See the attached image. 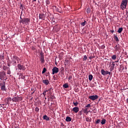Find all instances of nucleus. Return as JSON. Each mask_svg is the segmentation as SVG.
<instances>
[{
    "mask_svg": "<svg viewBox=\"0 0 128 128\" xmlns=\"http://www.w3.org/2000/svg\"><path fill=\"white\" fill-rule=\"evenodd\" d=\"M42 82L43 84H46V86H48V84H50V81L48 80H43Z\"/></svg>",
    "mask_w": 128,
    "mask_h": 128,
    "instance_id": "9b49d317",
    "label": "nucleus"
},
{
    "mask_svg": "<svg viewBox=\"0 0 128 128\" xmlns=\"http://www.w3.org/2000/svg\"><path fill=\"white\" fill-rule=\"evenodd\" d=\"M24 20V18H22V16L20 17V20Z\"/></svg>",
    "mask_w": 128,
    "mask_h": 128,
    "instance_id": "052dcab7",
    "label": "nucleus"
},
{
    "mask_svg": "<svg viewBox=\"0 0 128 128\" xmlns=\"http://www.w3.org/2000/svg\"><path fill=\"white\" fill-rule=\"evenodd\" d=\"M20 24H26L28 26L30 22V18H24L22 20H20Z\"/></svg>",
    "mask_w": 128,
    "mask_h": 128,
    "instance_id": "f257e3e1",
    "label": "nucleus"
},
{
    "mask_svg": "<svg viewBox=\"0 0 128 128\" xmlns=\"http://www.w3.org/2000/svg\"><path fill=\"white\" fill-rule=\"evenodd\" d=\"M10 64H12V62H10V63H8V66H10Z\"/></svg>",
    "mask_w": 128,
    "mask_h": 128,
    "instance_id": "603ef678",
    "label": "nucleus"
},
{
    "mask_svg": "<svg viewBox=\"0 0 128 128\" xmlns=\"http://www.w3.org/2000/svg\"><path fill=\"white\" fill-rule=\"evenodd\" d=\"M100 120L98 119L96 121V124H100Z\"/></svg>",
    "mask_w": 128,
    "mask_h": 128,
    "instance_id": "2f4dec72",
    "label": "nucleus"
},
{
    "mask_svg": "<svg viewBox=\"0 0 128 128\" xmlns=\"http://www.w3.org/2000/svg\"><path fill=\"white\" fill-rule=\"evenodd\" d=\"M20 10H24V8L22 7V4H20Z\"/></svg>",
    "mask_w": 128,
    "mask_h": 128,
    "instance_id": "de8ad7c7",
    "label": "nucleus"
},
{
    "mask_svg": "<svg viewBox=\"0 0 128 128\" xmlns=\"http://www.w3.org/2000/svg\"><path fill=\"white\" fill-rule=\"evenodd\" d=\"M114 70V68L112 66L110 68V72H112V70Z\"/></svg>",
    "mask_w": 128,
    "mask_h": 128,
    "instance_id": "37998d69",
    "label": "nucleus"
},
{
    "mask_svg": "<svg viewBox=\"0 0 128 128\" xmlns=\"http://www.w3.org/2000/svg\"><path fill=\"white\" fill-rule=\"evenodd\" d=\"M90 106H91L90 104H88L85 106V108H90Z\"/></svg>",
    "mask_w": 128,
    "mask_h": 128,
    "instance_id": "ea45409f",
    "label": "nucleus"
},
{
    "mask_svg": "<svg viewBox=\"0 0 128 128\" xmlns=\"http://www.w3.org/2000/svg\"><path fill=\"white\" fill-rule=\"evenodd\" d=\"M41 64H44V58H40Z\"/></svg>",
    "mask_w": 128,
    "mask_h": 128,
    "instance_id": "bb28decb",
    "label": "nucleus"
},
{
    "mask_svg": "<svg viewBox=\"0 0 128 128\" xmlns=\"http://www.w3.org/2000/svg\"><path fill=\"white\" fill-rule=\"evenodd\" d=\"M98 98V95H93L88 96V99L91 100H96Z\"/></svg>",
    "mask_w": 128,
    "mask_h": 128,
    "instance_id": "423d86ee",
    "label": "nucleus"
},
{
    "mask_svg": "<svg viewBox=\"0 0 128 128\" xmlns=\"http://www.w3.org/2000/svg\"><path fill=\"white\" fill-rule=\"evenodd\" d=\"M116 52H119V50H120V46H118L116 47V48H115Z\"/></svg>",
    "mask_w": 128,
    "mask_h": 128,
    "instance_id": "393cba45",
    "label": "nucleus"
},
{
    "mask_svg": "<svg viewBox=\"0 0 128 128\" xmlns=\"http://www.w3.org/2000/svg\"><path fill=\"white\" fill-rule=\"evenodd\" d=\"M42 94L46 96V92L45 91H44Z\"/></svg>",
    "mask_w": 128,
    "mask_h": 128,
    "instance_id": "49530a36",
    "label": "nucleus"
},
{
    "mask_svg": "<svg viewBox=\"0 0 128 128\" xmlns=\"http://www.w3.org/2000/svg\"><path fill=\"white\" fill-rule=\"evenodd\" d=\"M6 106V105H4V108H8V105L6 106Z\"/></svg>",
    "mask_w": 128,
    "mask_h": 128,
    "instance_id": "4d7b16f0",
    "label": "nucleus"
},
{
    "mask_svg": "<svg viewBox=\"0 0 128 128\" xmlns=\"http://www.w3.org/2000/svg\"><path fill=\"white\" fill-rule=\"evenodd\" d=\"M72 111L74 112L75 114H77V112H78L80 111V108H78V107H74L72 108Z\"/></svg>",
    "mask_w": 128,
    "mask_h": 128,
    "instance_id": "9d476101",
    "label": "nucleus"
},
{
    "mask_svg": "<svg viewBox=\"0 0 128 128\" xmlns=\"http://www.w3.org/2000/svg\"><path fill=\"white\" fill-rule=\"evenodd\" d=\"M115 62H112V66L111 67L114 68V66H116V64H114Z\"/></svg>",
    "mask_w": 128,
    "mask_h": 128,
    "instance_id": "79ce46f5",
    "label": "nucleus"
},
{
    "mask_svg": "<svg viewBox=\"0 0 128 128\" xmlns=\"http://www.w3.org/2000/svg\"><path fill=\"white\" fill-rule=\"evenodd\" d=\"M68 78V80H72V76H69Z\"/></svg>",
    "mask_w": 128,
    "mask_h": 128,
    "instance_id": "09e8293b",
    "label": "nucleus"
},
{
    "mask_svg": "<svg viewBox=\"0 0 128 128\" xmlns=\"http://www.w3.org/2000/svg\"><path fill=\"white\" fill-rule=\"evenodd\" d=\"M39 18L40 20H44L45 18H46V14L41 13L39 14Z\"/></svg>",
    "mask_w": 128,
    "mask_h": 128,
    "instance_id": "1a4fd4ad",
    "label": "nucleus"
},
{
    "mask_svg": "<svg viewBox=\"0 0 128 128\" xmlns=\"http://www.w3.org/2000/svg\"><path fill=\"white\" fill-rule=\"evenodd\" d=\"M124 28H120L118 29V34H120L122 33V32Z\"/></svg>",
    "mask_w": 128,
    "mask_h": 128,
    "instance_id": "6ab92c4d",
    "label": "nucleus"
},
{
    "mask_svg": "<svg viewBox=\"0 0 128 128\" xmlns=\"http://www.w3.org/2000/svg\"><path fill=\"white\" fill-rule=\"evenodd\" d=\"M44 55L42 52H40V58H44Z\"/></svg>",
    "mask_w": 128,
    "mask_h": 128,
    "instance_id": "aec40b11",
    "label": "nucleus"
},
{
    "mask_svg": "<svg viewBox=\"0 0 128 128\" xmlns=\"http://www.w3.org/2000/svg\"><path fill=\"white\" fill-rule=\"evenodd\" d=\"M92 78H94V76H92V74H90L88 76V80H92Z\"/></svg>",
    "mask_w": 128,
    "mask_h": 128,
    "instance_id": "412c9836",
    "label": "nucleus"
},
{
    "mask_svg": "<svg viewBox=\"0 0 128 128\" xmlns=\"http://www.w3.org/2000/svg\"><path fill=\"white\" fill-rule=\"evenodd\" d=\"M112 60H116V54L112 55Z\"/></svg>",
    "mask_w": 128,
    "mask_h": 128,
    "instance_id": "a878e982",
    "label": "nucleus"
},
{
    "mask_svg": "<svg viewBox=\"0 0 128 128\" xmlns=\"http://www.w3.org/2000/svg\"><path fill=\"white\" fill-rule=\"evenodd\" d=\"M46 72V68H43V70L42 72V74H44Z\"/></svg>",
    "mask_w": 128,
    "mask_h": 128,
    "instance_id": "f704fd0d",
    "label": "nucleus"
},
{
    "mask_svg": "<svg viewBox=\"0 0 128 128\" xmlns=\"http://www.w3.org/2000/svg\"><path fill=\"white\" fill-rule=\"evenodd\" d=\"M17 68L18 70H26V66L24 65H22L21 64H18Z\"/></svg>",
    "mask_w": 128,
    "mask_h": 128,
    "instance_id": "0eeeda50",
    "label": "nucleus"
},
{
    "mask_svg": "<svg viewBox=\"0 0 128 128\" xmlns=\"http://www.w3.org/2000/svg\"><path fill=\"white\" fill-rule=\"evenodd\" d=\"M88 60V56L86 55L84 56L83 60Z\"/></svg>",
    "mask_w": 128,
    "mask_h": 128,
    "instance_id": "72a5a7b5",
    "label": "nucleus"
},
{
    "mask_svg": "<svg viewBox=\"0 0 128 128\" xmlns=\"http://www.w3.org/2000/svg\"><path fill=\"white\" fill-rule=\"evenodd\" d=\"M119 62V60H118L114 62Z\"/></svg>",
    "mask_w": 128,
    "mask_h": 128,
    "instance_id": "13d9d810",
    "label": "nucleus"
},
{
    "mask_svg": "<svg viewBox=\"0 0 128 128\" xmlns=\"http://www.w3.org/2000/svg\"><path fill=\"white\" fill-rule=\"evenodd\" d=\"M84 112L85 114H88V108H86L84 109Z\"/></svg>",
    "mask_w": 128,
    "mask_h": 128,
    "instance_id": "c85d7f7f",
    "label": "nucleus"
},
{
    "mask_svg": "<svg viewBox=\"0 0 128 128\" xmlns=\"http://www.w3.org/2000/svg\"><path fill=\"white\" fill-rule=\"evenodd\" d=\"M126 102L128 103V98L126 99Z\"/></svg>",
    "mask_w": 128,
    "mask_h": 128,
    "instance_id": "338daca9",
    "label": "nucleus"
},
{
    "mask_svg": "<svg viewBox=\"0 0 128 128\" xmlns=\"http://www.w3.org/2000/svg\"><path fill=\"white\" fill-rule=\"evenodd\" d=\"M86 120L87 122H90L91 119H90V118H86Z\"/></svg>",
    "mask_w": 128,
    "mask_h": 128,
    "instance_id": "a19ab883",
    "label": "nucleus"
},
{
    "mask_svg": "<svg viewBox=\"0 0 128 128\" xmlns=\"http://www.w3.org/2000/svg\"><path fill=\"white\" fill-rule=\"evenodd\" d=\"M56 12H60V14H62V8L60 7H59L58 8H56Z\"/></svg>",
    "mask_w": 128,
    "mask_h": 128,
    "instance_id": "2eb2a0df",
    "label": "nucleus"
},
{
    "mask_svg": "<svg viewBox=\"0 0 128 128\" xmlns=\"http://www.w3.org/2000/svg\"><path fill=\"white\" fill-rule=\"evenodd\" d=\"M6 68H8L7 66H2V70H6Z\"/></svg>",
    "mask_w": 128,
    "mask_h": 128,
    "instance_id": "e433bc0d",
    "label": "nucleus"
},
{
    "mask_svg": "<svg viewBox=\"0 0 128 128\" xmlns=\"http://www.w3.org/2000/svg\"><path fill=\"white\" fill-rule=\"evenodd\" d=\"M120 8H122V10H125V8H126V5L125 4H122L121 3V4H120Z\"/></svg>",
    "mask_w": 128,
    "mask_h": 128,
    "instance_id": "ddd939ff",
    "label": "nucleus"
},
{
    "mask_svg": "<svg viewBox=\"0 0 128 128\" xmlns=\"http://www.w3.org/2000/svg\"><path fill=\"white\" fill-rule=\"evenodd\" d=\"M78 114H80V116H82V111L79 112Z\"/></svg>",
    "mask_w": 128,
    "mask_h": 128,
    "instance_id": "6e6d98bb",
    "label": "nucleus"
},
{
    "mask_svg": "<svg viewBox=\"0 0 128 128\" xmlns=\"http://www.w3.org/2000/svg\"><path fill=\"white\" fill-rule=\"evenodd\" d=\"M12 74V72H10V68H8V70L7 71V74Z\"/></svg>",
    "mask_w": 128,
    "mask_h": 128,
    "instance_id": "cd10ccee",
    "label": "nucleus"
},
{
    "mask_svg": "<svg viewBox=\"0 0 128 128\" xmlns=\"http://www.w3.org/2000/svg\"><path fill=\"white\" fill-rule=\"evenodd\" d=\"M12 98L10 97H8L7 98V102L6 104H10V102H12Z\"/></svg>",
    "mask_w": 128,
    "mask_h": 128,
    "instance_id": "f8f14e48",
    "label": "nucleus"
},
{
    "mask_svg": "<svg viewBox=\"0 0 128 128\" xmlns=\"http://www.w3.org/2000/svg\"><path fill=\"white\" fill-rule=\"evenodd\" d=\"M0 88L2 92H6V82L4 81L3 82L0 84Z\"/></svg>",
    "mask_w": 128,
    "mask_h": 128,
    "instance_id": "39448f33",
    "label": "nucleus"
},
{
    "mask_svg": "<svg viewBox=\"0 0 128 128\" xmlns=\"http://www.w3.org/2000/svg\"><path fill=\"white\" fill-rule=\"evenodd\" d=\"M93 58H94V57H93L92 56H90L89 57L90 60H92V59Z\"/></svg>",
    "mask_w": 128,
    "mask_h": 128,
    "instance_id": "3c124183",
    "label": "nucleus"
},
{
    "mask_svg": "<svg viewBox=\"0 0 128 128\" xmlns=\"http://www.w3.org/2000/svg\"><path fill=\"white\" fill-rule=\"evenodd\" d=\"M106 119H102L101 121V124H106Z\"/></svg>",
    "mask_w": 128,
    "mask_h": 128,
    "instance_id": "b1692460",
    "label": "nucleus"
},
{
    "mask_svg": "<svg viewBox=\"0 0 128 128\" xmlns=\"http://www.w3.org/2000/svg\"><path fill=\"white\" fill-rule=\"evenodd\" d=\"M50 98H51V100H54V98H56V97L54 96L51 95L50 96Z\"/></svg>",
    "mask_w": 128,
    "mask_h": 128,
    "instance_id": "c9c22d12",
    "label": "nucleus"
},
{
    "mask_svg": "<svg viewBox=\"0 0 128 128\" xmlns=\"http://www.w3.org/2000/svg\"><path fill=\"white\" fill-rule=\"evenodd\" d=\"M8 80V78H6V72L4 71H1L0 72V80Z\"/></svg>",
    "mask_w": 128,
    "mask_h": 128,
    "instance_id": "7ed1b4c3",
    "label": "nucleus"
},
{
    "mask_svg": "<svg viewBox=\"0 0 128 128\" xmlns=\"http://www.w3.org/2000/svg\"><path fill=\"white\" fill-rule=\"evenodd\" d=\"M43 120L47 121L50 120V117L46 115H44L43 116Z\"/></svg>",
    "mask_w": 128,
    "mask_h": 128,
    "instance_id": "4468645a",
    "label": "nucleus"
},
{
    "mask_svg": "<svg viewBox=\"0 0 128 128\" xmlns=\"http://www.w3.org/2000/svg\"><path fill=\"white\" fill-rule=\"evenodd\" d=\"M63 88H68V83H66L63 85Z\"/></svg>",
    "mask_w": 128,
    "mask_h": 128,
    "instance_id": "4be33fe9",
    "label": "nucleus"
},
{
    "mask_svg": "<svg viewBox=\"0 0 128 128\" xmlns=\"http://www.w3.org/2000/svg\"><path fill=\"white\" fill-rule=\"evenodd\" d=\"M34 94V92L32 93V94Z\"/></svg>",
    "mask_w": 128,
    "mask_h": 128,
    "instance_id": "69168bd1",
    "label": "nucleus"
},
{
    "mask_svg": "<svg viewBox=\"0 0 128 128\" xmlns=\"http://www.w3.org/2000/svg\"><path fill=\"white\" fill-rule=\"evenodd\" d=\"M73 104L75 106H78V102H73Z\"/></svg>",
    "mask_w": 128,
    "mask_h": 128,
    "instance_id": "c756f323",
    "label": "nucleus"
},
{
    "mask_svg": "<svg viewBox=\"0 0 128 128\" xmlns=\"http://www.w3.org/2000/svg\"><path fill=\"white\" fill-rule=\"evenodd\" d=\"M22 100V97L17 96L16 97H14L12 98V101L13 102H19Z\"/></svg>",
    "mask_w": 128,
    "mask_h": 128,
    "instance_id": "20e7f679",
    "label": "nucleus"
},
{
    "mask_svg": "<svg viewBox=\"0 0 128 128\" xmlns=\"http://www.w3.org/2000/svg\"><path fill=\"white\" fill-rule=\"evenodd\" d=\"M14 128H19L18 126H16Z\"/></svg>",
    "mask_w": 128,
    "mask_h": 128,
    "instance_id": "774afa93",
    "label": "nucleus"
},
{
    "mask_svg": "<svg viewBox=\"0 0 128 128\" xmlns=\"http://www.w3.org/2000/svg\"><path fill=\"white\" fill-rule=\"evenodd\" d=\"M46 4H50V2L48 0H46Z\"/></svg>",
    "mask_w": 128,
    "mask_h": 128,
    "instance_id": "58836bf2",
    "label": "nucleus"
},
{
    "mask_svg": "<svg viewBox=\"0 0 128 128\" xmlns=\"http://www.w3.org/2000/svg\"><path fill=\"white\" fill-rule=\"evenodd\" d=\"M62 70H64V68H61Z\"/></svg>",
    "mask_w": 128,
    "mask_h": 128,
    "instance_id": "0e129e2a",
    "label": "nucleus"
},
{
    "mask_svg": "<svg viewBox=\"0 0 128 128\" xmlns=\"http://www.w3.org/2000/svg\"><path fill=\"white\" fill-rule=\"evenodd\" d=\"M11 60L13 64V66H16V61L17 62H19L20 60V59L16 56H13Z\"/></svg>",
    "mask_w": 128,
    "mask_h": 128,
    "instance_id": "f03ea898",
    "label": "nucleus"
},
{
    "mask_svg": "<svg viewBox=\"0 0 128 128\" xmlns=\"http://www.w3.org/2000/svg\"><path fill=\"white\" fill-rule=\"evenodd\" d=\"M2 106H8V104H6H6H2Z\"/></svg>",
    "mask_w": 128,
    "mask_h": 128,
    "instance_id": "864d4df0",
    "label": "nucleus"
},
{
    "mask_svg": "<svg viewBox=\"0 0 128 128\" xmlns=\"http://www.w3.org/2000/svg\"><path fill=\"white\" fill-rule=\"evenodd\" d=\"M114 40H116V42H120V40H118V36H114Z\"/></svg>",
    "mask_w": 128,
    "mask_h": 128,
    "instance_id": "5701e85b",
    "label": "nucleus"
},
{
    "mask_svg": "<svg viewBox=\"0 0 128 128\" xmlns=\"http://www.w3.org/2000/svg\"><path fill=\"white\" fill-rule=\"evenodd\" d=\"M128 0H122L121 4H125L126 6H128Z\"/></svg>",
    "mask_w": 128,
    "mask_h": 128,
    "instance_id": "dca6fc26",
    "label": "nucleus"
},
{
    "mask_svg": "<svg viewBox=\"0 0 128 128\" xmlns=\"http://www.w3.org/2000/svg\"><path fill=\"white\" fill-rule=\"evenodd\" d=\"M46 92H48V90H44Z\"/></svg>",
    "mask_w": 128,
    "mask_h": 128,
    "instance_id": "680f3d73",
    "label": "nucleus"
},
{
    "mask_svg": "<svg viewBox=\"0 0 128 128\" xmlns=\"http://www.w3.org/2000/svg\"><path fill=\"white\" fill-rule=\"evenodd\" d=\"M0 58H1V60H4V56H0Z\"/></svg>",
    "mask_w": 128,
    "mask_h": 128,
    "instance_id": "8fccbe9b",
    "label": "nucleus"
},
{
    "mask_svg": "<svg viewBox=\"0 0 128 128\" xmlns=\"http://www.w3.org/2000/svg\"><path fill=\"white\" fill-rule=\"evenodd\" d=\"M59 71H60V70L58 69V68L54 67L52 70V74H58V72Z\"/></svg>",
    "mask_w": 128,
    "mask_h": 128,
    "instance_id": "6e6552de",
    "label": "nucleus"
},
{
    "mask_svg": "<svg viewBox=\"0 0 128 128\" xmlns=\"http://www.w3.org/2000/svg\"><path fill=\"white\" fill-rule=\"evenodd\" d=\"M106 74H110V72H108V71H106Z\"/></svg>",
    "mask_w": 128,
    "mask_h": 128,
    "instance_id": "c03bdc74",
    "label": "nucleus"
},
{
    "mask_svg": "<svg viewBox=\"0 0 128 128\" xmlns=\"http://www.w3.org/2000/svg\"><path fill=\"white\" fill-rule=\"evenodd\" d=\"M118 45H116V46H115L116 48H118Z\"/></svg>",
    "mask_w": 128,
    "mask_h": 128,
    "instance_id": "e2e57ef3",
    "label": "nucleus"
},
{
    "mask_svg": "<svg viewBox=\"0 0 128 128\" xmlns=\"http://www.w3.org/2000/svg\"><path fill=\"white\" fill-rule=\"evenodd\" d=\"M35 112H40V108L38 107L35 108Z\"/></svg>",
    "mask_w": 128,
    "mask_h": 128,
    "instance_id": "4c0bfd02",
    "label": "nucleus"
},
{
    "mask_svg": "<svg viewBox=\"0 0 128 128\" xmlns=\"http://www.w3.org/2000/svg\"><path fill=\"white\" fill-rule=\"evenodd\" d=\"M120 68H122V70H124V66H122V65H120Z\"/></svg>",
    "mask_w": 128,
    "mask_h": 128,
    "instance_id": "a18cd8bd",
    "label": "nucleus"
},
{
    "mask_svg": "<svg viewBox=\"0 0 128 128\" xmlns=\"http://www.w3.org/2000/svg\"><path fill=\"white\" fill-rule=\"evenodd\" d=\"M101 73H102V76H106V71H105L104 70L102 69L101 70Z\"/></svg>",
    "mask_w": 128,
    "mask_h": 128,
    "instance_id": "a211bd4d",
    "label": "nucleus"
},
{
    "mask_svg": "<svg viewBox=\"0 0 128 128\" xmlns=\"http://www.w3.org/2000/svg\"><path fill=\"white\" fill-rule=\"evenodd\" d=\"M86 12H87V14H90V8H87V9H86Z\"/></svg>",
    "mask_w": 128,
    "mask_h": 128,
    "instance_id": "473e14b6",
    "label": "nucleus"
},
{
    "mask_svg": "<svg viewBox=\"0 0 128 128\" xmlns=\"http://www.w3.org/2000/svg\"><path fill=\"white\" fill-rule=\"evenodd\" d=\"M86 20H84V22L81 23V25H82V26H86Z\"/></svg>",
    "mask_w": 128,
    "mask_h": 128,
    "instance_id": "7c9ffc66",
    "label": "nucleus"
},
{
    "mask_svg": "<svg viewBox=\"0 0 128 128\" xmlns=\"http://www.w3.org/2000/svg\"><path fill=\"white\" fill-rule=\"evenodd\" d=\"M52 90V88H49L48 90Z\"/></svg>",
    "mask_w": 128,
    "mask_h": 128,
    "instance_id": "bf43d9fd",
    "label": "nucleus"
},
{
    "mask_svg": "<svg viewBox=\"0 0 128 128\" xmlns=\"http://www.w3.org/2000/svg\"><path fill=\"white\" fill-rule=\"evenodd\" d=\"M66 122H72V118L70 116H66Z\"/></svg>",
    "mask_w": 128,
    "mask_h": 128,
    "instance_id": "f3484780",
    "label": "nucleus"
},
{
    "mask_svg": "<svg viewBox=\"0 0 128 128\" xmlns=\"http://www.w3.org/2000/svg\"><path fill=\"white\" fill-rule=\"evenodd\" d=\"M110 32H112V34H114V30H110Z\"/></svg>",
    "mask_w": 128,
    "mask_h": 128,
    "instance_id": "5fc2aeb1",
    "label": "nucleus"
}]
</instances>
